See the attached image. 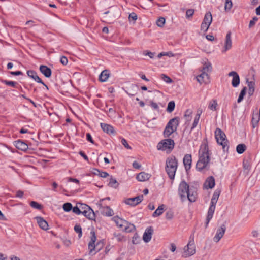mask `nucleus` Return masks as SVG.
I'll return each mask as SVG.
<instances>
[{
    "label": "nucleus",
    "mask_w": 260,
    "mask_h": 260,
    "mask_svg": "<svg viewBox=\"0 0 260 260\" xmlns=\"http://www.w3.org/2000/svg\"><path fill=\"white\" fill-rule=\"evenodd\" d=\"M114 236L116 238V240L118 242H122L125 241L124 237L119 233H114Z\"/></svg>",
    "instance_id": "nucleus-41"
},
{
    "label": "nucleus",
    "mask_w": 260,
    "mask_h": 260,
    "mask_svg": "<svg viewBox=\"0 0 260 260\" xmlns=\"http://www.w3.org/2000/svg\"><path fill=\"white\" fill-rule=\"evenodd\" d=\"M72 208V205L70 203H66L63 205V209L66 212L70 211Z\"/></svg>",
    "instance_id": "nucleus-47"
},
{
    "label": "nucleus",
    "mask_w": 260,
    "mask_h": 260,
    "mask_svg": "<svg viewBox=\"0 0 260 260\" xmlns=\"http://www.w3.org/2000/svg\"><path fill=\"white\" fill-rule=\"evenodd\" d=\"M60 61L63 65H66L68 63V61L66 56H62L60 57Z\"/></svg>",
    "instance_id": "nucleus-60"
},
{
    "label": "nucleus",
    "mask_w": 260,
    "mask_h": 260,
    "mask_svg": "<svg viewBox=\"0 0 260 260\" xmlns=\"http://www.w3.org/2000/svg\"><path fill=\"white\" fill-rule=\"evenodd\" d=\"M121 143L124 146V147L125 148H126L127 149H131V147L129 146L127 141L125 139H124V138L122 139Z\"/></svg>",
    "instance_id": "nucleus-59"
},
{
    "label": "nucleus",
    "mask_w": 260,
    "mask_h": 260,
    "mask_svg": "<svg viewBox=\"0 0 260 260\" xmlns=\"http://www.w3.org/2000/svg\"><path fill=\"white\" fill-rule=\"evenodd\" d=\"M228 76L233 77L232 85L234 87H237L240 83V77L237 73L235 71H231L228 74Z\"/></svg>",
    "instance_id": "nucleus-15"
},
{
    "label": "nucleus",
    "mask_w": 260,
    "mask_h": 260,
    "mask_svg": "<svg viewBox=\"0 0 260 260\" xmlns=\"http://www.w3.org/2000/svg\"><path fill=\"white\" fill-rule=\"evenodd\" d=\"M1 81L2 82L5 83L6 85L11 86L14 87H15V86L17 84V83L14 81H8L3 79H1Z\"/></svg>",
    "instance_id": "nucleus-45"
},
{
    "label": "nucleus",
    "mask_w": 260,
    "mask_h": 260,
    "mask_svg": "<svg viewBox=\"0 0 260 260\" xmlns=\"http://www.w3.org/2000/svg\"><path fill=\"white\" fill-rule=\"evenodd\" d=\"M216 205L210 204V207L209 208L207 215L206 217V222H205V228H206L208 224L210 221V220L212 218L213 214L214 213L215 210Z\"/></svg>",
    "instance_id": "nucleus-14"
},
{
    "label": "nucleus",
    "mask_w": 260,
    "mask_h": 260,
    "mask_svg": "<svg viewBox=\"0 0 260 260\" xmlns=\"http://www.w3.org/2000/svg\"><path fill=\"white\" fill-rule=\"evenodd\" d=\"M194 13V10L192 9H188L186 12V17L187 18L191 17Z\"/></svg>",
    "instance_id": "nucleus-51"
},
{
    "label": "nucleus",
    "mask_w": 260,
    "mask_h": 260,
    "mask_svg": "<svg viewBox=\"0 0 260 260\" xmlns=\"http://www.w3.org/2000/svg\"><path fill=\"white\" fill-rule=\"evenodd\" d=\"M204 186L206 188H212L215 186V179L213 177L210 176L206 180Z\"/></svg>",
    "instance_id": "nucleus-25"
},
{
    "label": "nucleus",
    "mask_w": 260,
    "mask_h": 260,
    "mask_svg": "<svg viewBox=\"0 0 260 260\" xmlns=\"http://www.w3.org/2000/svg\"><path fill=\"white\" fill-rule=\"evenodd\" d=\"M175 107V103L174 101H172L169 102L167 108V111L169 113L172 112L174 110Z\"/></svg>",
    "instance_id": "nucleus-40"
},
{
    "label": "nucleus",
    "mask_w": 260,
    "mask_h": 260,
    "mask_svg": "<svg viewBox=\"0 0 260 260\" xmlns=\"http://www.w3.org/2000/svg\"><path fill=\"white\" fill-rule=\"evenodd\" d=\"M175 145L174 141L171 139H166L161 140L158 143L157 146L158 150L162 151H171Z\"/></svg>",
    "instance_id": "nucleus-6"
},
{
    "label": "nucleus",
    "mask_w": 260,
    "mask_h": 260,
    "mask_svg": "<svg viewBox=\"0 0 260 260\" xmlns=\"http://www.w3.org/2000/svg\"><path fill=\"white\" fill-rule=\"evenodd\" d=\"M90 241L88 244V248L90 252H92L93 250H95V242L96 240L95 233L93 229L90 231Z\"/></svg>",
    "instance_id": "nucleus-13"
},
{
    "label": "nucleus",
    "mask_w": 260,
    "mask_h": 260,
    "mask_svg": "<svg viewBox=\"0 0 260 260\" xmlns=\"http://www.w3.org/2000/svg\"><path fill=\"white\" fill-rule=\"evenodd\" d=\"M246 149V146L244 144H240L237 146L236 151L239 154H242Z\"/></svg>",
    "instance_id": "nucleus-37"
},
{
    "label": "nucleus",
    "mask_w": 260,
    "mask_h": 260,
    "mask_svg": "<svg viewBox=\"0 0 260 260\" xmlns=\"http://www.w3.org/2000/svg\"><path fill=\"white\" fill-rule=\"evenodd\" d=\"M188 200L190 202H194L196 201L197 197V193L196 189L193 187H190L189 191L186 194Z\"/></svg>",
    "instance_id": "nucleus-17"
},
{
    "label": "nucleus",
    "mask_w": 260,
    "mask_h": 260,
    "mask_svg": "<svg viewBox=\"0 0 260 260\" xmlns=\"http://www.w3.org/2000/svg\"><path fill=\"white\" fill-rule=\"evenodd\" d=\"M128 18L129 19H132L134 21H136L138 17L135 13L132 12L129 14Z\"/></svg>",
    "instance_id": "nucleus-55"
},
{
    "label": "nucleus",
    "mask_w": 260,
    "mask_h": 260,
    "mask_svg": "<svg viewBox=\"0 0 260 260\" xmlns=\"http://www.w3.org/2000/svg\"><path fill=\"white\" fill-rule=\"evenodd\" d=\"M15 146L17 149L22 151H26L28 149V145L21 140L15 141Z\"/></svg>",
    "instance_id": "nucleus-27"
},
{
    "label": "nucleus",
    "mask_w": 260,
    "mask_h": 260,
    "mask_svg": "<svg viewBox=\"0 0 260 260\" xmlns=\"http://www.w3.org/2000/svg\"><path fill=\"white\" fill-rule=\"evenodd\" d=\"M191 162L192 159L191 154H186L183 158V164L186 170L190 169Z\"/></svg>",
    "instance_id": "nucleus-22"
},
{
    "label": "nucleus",
    "mask_w": 260,
    "mask_h": 260,
    "mask_svg": "<svg viewBox=\"0 0 260 260\" xmlns=\"http://www.w3.org/2000/svg\"><path fill=\"white\" fill-rule=\"evenodd\" d=\"M212 65L210 62L205 63L202 70V72L208 74V73H210L212 71Z\"/></svg>",
    "instance_id": "nucleus-36"
},
{
    "label": "nucleus",
    "mask_w": 260,
    "mask_h": 260,
    "mask_svg": "<svg viewBox=\"0 0 260 260\" xmlns=\"http://www.w3.org/2000/svg\"><path fill=\"white\" fill-rule=\"evenodd\" d=\"M40 71L47 78H49L51 75V70L46 66L41 65Z\"/></svg>",
    "instance_id": "nucleus-23"
},
{
    "label": "nucleus",
    "mask_w": 260,
    "mask_h": 260,
    "mask_svg": "<svg viewBox=\"0 0 260 260\" xmlns=\"http://www.w3.org/2000/svg\"><path fill=\"white\" fill-rule=\"evenodd\" d=\"M220 192H221V191L219 189H216L214 191V192L213 193V195L212 196V198L211 199V201L210 204L216 205V203L217 202L218 198H219V197L220 196Z\"/></svg>",
    "instance_id": "nucleus-30"
},
{
    "label": "nucleus",
    "mask_w": 260,
    "mask_h": 260,
    "mask_svg": "<svg viewBox=\"0 0 260 260\" xmlns=\"http://www.w3.org/2000/svg\"><path fill=\"white\" fill-rule=\"evenodd\" d=\"M143 54L144 55H148L150 58H153L154 56V53L149 51H144L143 52Z\"/></svg>",
    "instance_id": "nucleus-58"
},
{
    "label": "nucleus",
    "mask_w": 260,
    "mask_h": 260,
    "mask_svg": "<svg viewBox=\"0 0 260 260\" xmlns=\"http://www.w3.org/2000/svg\"><path fill=\"white\" fill-rule=\"evenodd\" d=\"M212 21V14L210 12L206 13L205 15L204 18L203 20V22H205L210 26Z\"/></svg>",
    "instance_id": "nucleus-33"
},
{
    "label": "nucleus",
    "mask_w": 260,
    "mask_h": 260,
    "mask_svg": "<svg viewBox=\"0 0 260 260\" xmlns=\"http://www.w3.org/2000/svg\"><path fill=\"white\" fill-rule=\"evenodd\" d=\"M215 137L217 143L222 146L224 151L229 149L228 140L224 133L219 128H217L215 131Z\"/></svg>",
    "instance_id": "nucleus-3"
},
{
    "label": "nucleus",
    "mask_w": 260,
    "mask_h": 260,
    "mask_svg": "<svg viewBox=\"0 0 260 260\" xmlns=\"http://www.w3.org/2000/svg\"><path fill=\"white\" fill-rule=\"evenodd\" d=\"M161 78L166 83H170L173 82V80L168 76L165 74L161 75Z\"/></svg>",
    "instance_id": "nucleus-48"
},
{
    "label": "nucleus",
    "mask_w": 260,
    "mask_h": 260,
    "mask_svg": "<svg viewBox=\"0 0 260 260\" xmlns=\"http://www.w3.org/2000/svg\"><path fill=\"white\" fill-rule=\"evenodd\" d=\"M247 85L248 87V94L249 96H251L253 94L255 90V83L254 81H249L248 79L246 80Z\"/></svg>",
    "instance_id": "nucleus-28"
},
{
    "label": "nucleus",
    "mask_w": 260,
    "mask_h": 260,
    "mask_svg": "<svg viewBox=\"0 0 260 260\" xmlns=\"http://www.w3.org/2000/svg\"><path fill=\"white\" fill-rule=\"evenodd\" d=\"M72 210H73V212L77 214V215H79L80 214L82 213V210L81 209H80L79 207H78L77 206H76V207H74L72 208Z\"/></svg>",
    "instance_id": "nucleus-53"
},
{
    "label": "nucleus",
    "mask_w": 260,
    "mask_h": 260,
    "mask_svg": "<svg viewBox=\"0 0 260 260\" xmlns=\"http://www.w3.org/2000/svg\"><path fill=\"white\" fill-rule=\"evenodd\" d=\"M10 74L12 75H14V76H18V75H21L23 74L22 72L21 71H11V72H10Z\"/></svg>",
    "instance_id": "nucleus-63"
},
{
    "label": "nucleus",
    "mask_w": 260,
    "mask_h": 260,
    "mask_svg": "<svg viewBox=\"0 0 260 260\" xmlns=\"http://www.w3.org/2000/svg\"><path fill=\"white\" fill-rule=\"evenodd\" d=\"M85 210L82 211V214L90 220H94L95 218L93 210L88 205H84Z\"/></svg>",
    "instance_id": "nucleus-11"
},
{
    "label": "nucleus",
    "mask_w": 260,
    "mask_h": 260,
    "mask_svg": "<svg viewBox=\"0 0 260 260\" xmlns=\"http://www.w3.org/2000/svg\"><path fill=\"white\" fill-rule=\"evenodd\" d=\"M173 212L172 211H168L166 213V218L168 220L172 219L173 217Z\"/></svg>",
    "instance_id": "nucleus-54"
},
{
    "label": "nucleus",
    "mask_w": 260,
    "mask_h": 260,
    "mask_svg": "<svg viewBox=\"0 0 260 260\" xmlns=\"http://www.w3.org/2000/svg\"><path fill=\"white\" fill-rule=\"evenodd\" d=\"M151 177V175L144 172H142L137 176V179L139 181H145L148 180Z\"/></svg>",
    "instance_id": "nucleus-24"
},
{
    "label": "nucleus",
    "mask_w": 260,
    "mask_h": 260,
    "mask_svg": "<svg viewBox=\"0 0 260 260\" xmlns=\"http://www.w3.org/2000/svg\"><path fill=\"white\" fill-rule=\"evenodd\" d=\"M179 123V118L178 117H174L169 120L168 123H167V125H169V128H173L174 127H176V129L177 128V127Z\"/></svg>",
    "instance_id": "nucleus-26"
},
{
    "label": "nucleus",
    "mask_w": 260,
    "mask_h": 260,
    "mask_svg": "<svg viewBox=\"0 0 260 260\" xmlns=\"http://www.w3.org/2000/svg\"><path fill=\"white\" fill-rule=\"evenodd\" d=\"M176 131V127L173 128H169V125H166L165 129L164 131V135L165 137H169L172 134Z\"/></svg>",
    "instance_id": "nucleus-32"
},
{
    "label": "nucleus",
    "mask_w": 260,
    "mask_h": 260,
    "mask_svg": "<svg viewBox=\"0 0 260 260\" xmlns=\"http://www.w3.org/2000/svg\"><path fill=\"white\" fill-rule=\"evenodd\" d=\"M133 167L135 169H138L141 167V165L140 164H139L137 161H135L133 163Z\"/></svg>",
    "instance_id": "nucleus-64"
},
{
    "label": "nucleus",
    "mask_w": 260,
    "mask_h": 260,
    "mask_svg": "<svg viewBox=\"0 0 260 260\" xmlns=\"http://www.w3.org/2000/svg\"><path fill=\"white\" fill-rule=\"evenodd\" d=\"M199 119H200V118L195 117L193 123L191 127V131L196 127V126L197 125V124L199 122Z\"/></svg>",
    "instance_id": "nucleus-57"
},
{
    "label": "nucleus",
    "mask_w": 260,
    "mask_h": 260,
    "mask_svg": "<svg viewBox=\"0 0 260 260\" xmlns=\"http://www.w3.org/2000/svg\"><path fill=\"white\" fill-rule=\"evenodd\" d=\"M165 18L161 17L156 21V24L158 27H162L165 25Z\"/></svg>",
    "instance_id": "nucleus-46"
},
{
    "label": "nucleus",
    "mask_w": 260,
    "mask_h": 260,
    "mask_svg": "<svg viewBox=\"0 0 260 260\" xmlns=\"http://www.w3.org/2000/svg\"><path fill=\"white\" fill-rule=\"evenodd\" d=\"M75 231L78 234V237L80 238L82 236V228L79 224H76L74 226Z\"/></svg>",
    "instance_id": "nucleus-43"
},
{
    "label": "nucleus",
    "mask_w": 260,
    "mask_h": 260,
    "mask_svg": "<svg viewBox=\"0 0 260 260\" xmlns=\"http://www.w3.org/2000/svg\"><path fill=\"white\" fill-rule=\"evenodd\" d=\"M232 42L231 39V32L229 31L226 35L224 45L223 48L222 50V53L226 52L228 50L232 48Z\"/></svg>",
    "instance_id": "nucleus-10"
},
{
    "label": "nucleus",
    "mask_w": 260,
    "mask_h": 260,
    "mask_svg": "<svg viewBox=\"0 0 260 260\" xmlns=\"http://www.w3.org/2000/svg\"><path fill=\"white\" fill-rule=\"evenodd\" d=\"M143 195H140L134 198H127L124 200V202L131 206H135L140 204L143 200Z\"/></svg>",
    "instance_id": "nucleus-8"
},
{
    "label": "nucleus",
    "mask_w": 260,
    "mask_h": 260,
    "mask_svg": "<svg viewBox=\"0 0 260 260\" xmlns=\"http://www.w3.org/2000/svg\"><path fill=\"white\" fill-rule=\"evenodd\" d=\"M101 214L106 216H112L114 214L113 210L109 206H101L100 208Z\"/></svg>",
    "instance_id": "nucleus-21"
},
{
    "label": "nucleus",
    "mask_w": 260,
    "mask_h": 260,
    "mask_svg": "<svg viewBox=\"0 0 260 260\" xmlns=\"http://www.w3.org/2000/svg\"><path fill=\"white\" fill-rule=\"evenodd\" d=\"M165 205L162 204L158 206L157 209L153 212L152 216L154 217L161 215L164 211Z\"/></svg>",
    "instance_id": "nucleus-31"
},
{
    "label": "nucleus",
    "mask_w": 260,
    "mask_h": 260,
    "mask_svg": "<svg viewBox=\"0 0 260 260\" xmlns=\"http://www.w3.org/2000/svg\"><path fill=\"white\" fill-rule=\"evenodd\" d=\"M217 106V101L216 100H212L210 102L208 108L212 111H215L216 110Z\"/></svg>",
    "instance_id": "nucleus-38"
},
{
    "label": "nucleus",
    "mask_w": 260,
    "mask_h": 260,
    "mask_svg": "<svg viewBox=\"0 0 260 260\" xmlns=\"http://www.w3.org/2000/svg\"><path fill=\"white\" fill-rule=\"evenodd\" d=\"M109 77V71L107 70H105L103 71L101 74L99 76V80L101 82H105L107 80L108 78Z\"/></svg>",
    "instance_id": "nucleus-29"
},
{
    "label": "nucleus",
    "mask_w": 260,
    "mask_h": 260,
    "mask_svg": "<svg viewBox=\"0 0 260 260\" xmlns=\"http://www.w3.org/2000/svg\"><path fill=\"white\" fill-rule=\"evenodd\" d=\"M246 87H243V89L241 90L237 100L238 103H240L243 100L244 96L246 94Z\"/></svg>",
    "instance_id": "nucleus-39"
},
{
    "label": "nucleus",
    "mask_w": 260,
    "mask_h": 260,
    "mask_svg": "<svg viewBox=\"0 0 260 260\" xmlns=\"http://www.w3.org/2000/svg\"><path fill=\"white\" fill-rule=\"evenodd\" d=\"M259 119L260 117L258 116L257 114L253 115L251 120V123L253 128H255L258 125Z\"/></svg>",
    "instance_id": "nucleus-34"
},
{
    "label": "nucleus",
    "mask_w": 260,
    "mask_h": 260,
    "mask_svg": "<svg viewBox=\"0 0 260 260\" xmlns=\"http://www.w3.org/2000/svg\"><path fill=\"white\" fill-rule=\"evenodd\" d=\"M258 20L257 18L254 17L253 18L252 20H250L249 24V27L250 28L255 25V22Z\"/></svg>",
    "instance_id": "nucleus-61"
},
{
    "label": "nucleus",
    "mask_w": 260,
    "mask_h": 260,
    "mask_svg": "<svg viewBox=\"0 0 260 260\" xmlns=\"http://www.w3.org/2000/svg\"><path fill=\"white\" fill-rule=\"evenodd\" d=\"M232 7V2L231 0H225L224 9L225 10H230Z\"/></svg>",
    "instance_id": "nucleus-50"
},
{
    "label": "nucleus",
    "mask_w": 260,
    "mask_h": 260,
    "mask_svg": "<svg viewBox=\"0 0 260 260\" xmlns=\"http://www.w3.org/2000/svg\"><path fill=\"white\" fill-rule=\"evenodd\" d=\"M192 113V111L190 109H187L184 114V117L187 121H189L191 118V114Z\"/></svg>",
    "instance_id": "nucleus-42"
},
{
    "label": "nucleus",
    "mask_w": 260,
    "mask_h": 260,
    "mask_svg": "<svg viewBox=\"0 0 260 260\" xmlns=\"http://www.w3.org/2000/svg\"><path fill=\"white\" fill-rule=\"evenodd\" d=\"M208 143L207 139L205 138L200 146L199 151V159L196 164V168L200 171L207 169L210 160V154Z\"/></svg>",
    "instance_id": "nucleus-1"
},
{
    "label": "nucleus",
    "mask_w": 260,
    "mask_h": 260,
    "mask_svg": "<svg viewBox=\"0 0 260 260\" xmlns=\"http://www.w3.org/2000/svg\"><path fill=\"white\" fill-rule=\"evenodd\" d=\"M95 249H97V251H99L103 246V242L100 241L95 245Z\"/></svg>",
    "instance_id": "nucleus-56"
},
{
    "label": "nucleus",
    "mask_w": 260,
    "mask_h": 260,
    "mask_svg": "<svg viewBox=\"0 0 260 260\" xmlns=\"http://www.w3.org/2000/svg\"><path fill=\"white\" fill-rule=\"evenodd\" d=\"M101 127L102 130L108 134L114 135L115 134V132L114 131L113 127L111 125L106 123H101Z\"/></svg>",
    "instance_id": "nucleus-18"
},
{
    "label": "nucleus",
    "mask_w": 260,
    "mask_h": 260,
    "mask_svg": "<svg viewBox=\"0 0 260 260\" xmlns=\"http://www.w3.org/2000/svg\"><path fill=\"white\" fill-rule=\"evenodd\" d=\"M190 189L189 185L184 181H182L178 186V194L183 201L186 198V194Z\"/></svg>",
    "instance_id": "nucleus-7"
},
{
    "label": "nucleus",
    "mask_w": 260,
    "mask_h": 260,
    "mask_svg": "<svg viewBox=\"0 0 260 260\" xmlns=\"http://www.w3.org/2000/svg\"><path fill=\"white\" fill-rule=\"evenodd\" d=\"M178 167V161L174 156L167 158L166 161V171L171 180H174Z\"/></svg>",
    "instance_id": "nucleus-2"
},
{
    "label": "nucleus",
    "mask_w": 260,
    "mask_h": 260,
    "mask_svg": "<svg viewBox=\"0 0 260 260\" xmlns=\"http://www.w3.org/2000/svg\"><path fill=\"white\" fill-rule=\"evenodd\" d=\"M140 241L139 236L137 233H135L133 237L132 242L134 244H137Z\"/></svg>",
    "instance_id": "nucleus-49"
},
{
    "label": "nucleus",
    "mask_w": 260,
    "mask_h": 260,
    "mask_svg": "<svg viewBox=\"0 0 260 260\" xmlns=\"http://www.w3.org/2000/svg\"><path fill=\"white\" fill-rule=\"evenodd\" d=\"M197 80L200 84L207 83L209 81V75L207 73L202 72V73L196 77Z\"/></svg>",
    "instance_id": "nucleus-19"
},
{
    "label": "nucleus",
    "mask_w": 260,
    "mask_h": 260,
    "mask_svg": "<svg viewBox=\"0 0 260 260\" xmlns=\"http://www.w3.org/2000/svg\"><path fill=\"white\" fill-rule=\"evenodd\" d=\"M27 74L28 76L32 78L35 81L38 83H41L43 84L47 89H48V86L42 81V80L38 77L37 73L32 70L27 71Z\"/></svg>",
    "instance_id": "nucleus-16"
},
{
    "label": "nucleus",
    "mask_w": 260,
    "mask_h": 260,
    "mask_svg": "<svg viewBox=\"0 0 260 260\" xmlns=\"http://www.w3.org/2000/svg\"><path fill=\"white\" fill-rule=\"evenodd\" d=\"M30 205L31 207L39 210H41L43 208V206L41 204L35 201H31L30 203Z\"/></svg>",
    "instance_id": "nucleus-44"
},
{
    "label": "nucleus",
    "mask_w": 260,
    "mask_h": 260,
    "mask_svg": "<svg viewBox=\"0 0 260 260\" xmlns=\"http://www.w3.org/2000/svg\"><path fill=\"white\" fill-rule=\"evenodd\" d=\"M119 185V184L117 181L116 179L113 178L112 177H111V178H110L109 182L108 183V185L110 187H113L114 188H116L117 187H118Z\"/></svg>",
    "instance_id": "nucleus-35"
},
{
    "label": "nucleus",
    "mask_w": 260,
    "mask_h": 260,
    "mask_svg": "<svg viewBox=\"0 0 260 260\" xmlns=\"http://www.w3.org/2000/svg\"><path fill=\"white\" fill-rule=\"evenodd\" d=\"M113 220L115 222L117 226L123 231L131 232L135 230V226L134 224L117 216L114 217Z\"/></svg>",
    "instance_id": "nucleus-4"
},
{
    "label": "nucleus",
    "mask_w": 260,
    "mask_h": 260,
    "mask_svg": "<svg viewBox=\"0 0 260 260\" xmlns=\"http://www.w3.org/2000/svg\"><path fill=\"white\" fill-rule=\"evenodd\" d=\"M35 219L37 220V223L41 229L45 231L48 229V222L43 217L37 216L35 217Z\"/></svg>",
    "instance_id": "nucleus-20"
},
{
    "label": "nucleus",
    "mask_w": 260,
    "mask_h": 260,
    "mask_svg": "<svg viewBox=\"0 0 260 260\" xmlns=\"http://www.w3.org/2000/svg\"><path fill=\"white\" fill-rule=\"evenodd\" d=\"M226 230L225 224H223L219 228L217 231L215 236L213 238V240L215 242H218L223 237Z\"/></svg>",
    "instance_id": "nucleus-9"
},
{
    "label": "nucleus",
    "mask_w": 260,
    "mask_h": 260,
    "mask_svg": "<svg viewBox=\"0 0 260 260\" xmlns=\"http://www.w3.org/2000/svg\"><path fill=\"white\" fill-rule=\"evenodd\" d=\"M196 253V247L194 242L193 236H191L190 240L187 245L183 249L182 256L184 258L188 257L194 255Z\"/></svg>",
    "instance_id": "nucleus-5"
},
{
    "label": "nucleus",
    "mask_w": 260,
    "mask_h": 260,
    "mask_svg": "<svg viewBox=\"0 0 260 260\" xmlns=\"http://www.w3.org/2000/svg\"><path fill=\"white\" fill-rule=\"evenodd\" d=\"M150 105H151V107L155 110H157L159 109V107H158V105H157V104L153 101L150 102Z\"/></svg>",
    "instance_id": "nucleus-62"
},
{
    "label": "nucleus",
    "mask_w": 260,
    "mask_h": 260,
    "mask_svg": "<svg viewBox=\"0 0 260 260\" xmlns=\"http://www.w3.org/2000/svg\"><path fill=\"white\" fill-rule=\"evenodd\" d=\"M210 26H208V24L207 23H206L205 22H202L201 25V30L203 31L204 32H206Z\"/></svg>",
    "instance_id": "nucleus-52"
},
{
    "label": "nucleus",
    "mask_w": 260,
    "mask_h": 260,
    "mask_svg": "<svg viewBox=\"0 0 260 260\" xmlns=\"http://www.w3.org/2000/svg\"><path fill=\"white\" fill-rule=\"evenodd\" d=\"M153 233V229L152 226L148 227L145 231L143 236V239L146 243L149 242L151 238Z\"/></svg>",
    "instance_id": "nucleus-12"
}]
</instances>
